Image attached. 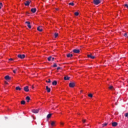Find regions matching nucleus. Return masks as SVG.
<instances>
[{"label": "nucleus", "instance_id": "obj_1", "mask_svg": "<svg viewBox=\"0 0 128 128\" xmlns=\"http://www.w3.org/2000/svg\"><path fill=\"white\" fill-rule=\"evenodd\" d=\"M102 0H94L93 3L95 5H98L100 2H102Z\"/></svg>", "mask_w": 128, "mask_h": 128}, {"label": "nucleus", "instance_id": "obj_2", "mask_svg": "<svg viewBox=\"0 0 128 128\" xmlns=\"http://www.w3.org/2000/svg\"><path fill=\"white\" fill-rule=\"evenodd\" d=\"M18 58L20 59H24V58H26V56L24 54H19L18 55Z\"/></svg>", "mask_w": 128, "mask_h": 128}, {"label": "nucleus", "instance_id": "obj_3", "mask_svg": "<svg viewBox=\"0 0 128 128\" xmlns=\"http://www.w3.org/2000/svg\"><path fill=\"white\" fill-rule=\"evenodd\" d=\"M32 2L31 0H29L28 1H26L25 2V3H24V5L28 6H30V2Z\"/></svg>", "mask_w": 128, "mask_h": 128}, {"label": "nucleus", "instance_id": "obj_4", "mask_svg": "<svg viewBox=\"0 0 128 128\" xmlns=\"http://www.w3.org/2000/svg\"><path fill=\"white\" fill-rule=\"evenodd\" d=\"M32 112L35 114H37L39 112V110L38 109H34L33 110H32Z\"/></svg>", "mask_w": 128, "mask_h": 128}, {"label": "nucleus", "instance_id": "obj_5", "mask_svg": "<svg viewBox=\"0 0 128 128\" xmlns=\"http://www.w3.org/2000/svg\"><path fill=\"white\" fill-rule=\"evenodd\" d=\"M76 86V84L74 82H70V83L69 84V86L70 88H74Z\"/></svg>", "mask_w": 128, "mask_h": 128}, {"label": "nucleus", "instance_id": "obj_6", "mask_svg": "<svg viewBox=\"0 0 128 128\" xmlns=\"http://www.w3.org/2000/svg\"><path fill=\"white\" fill-rule=\"evenodd\" d=\"M37 30L40 32H42V26H39L38 27Z\"/></svg>", "mask_w": 128, "mask_h": 128}, {"label": "nucleus", "instance_id": "obj_7", "mask_svg": "<svg viewBox=\"0 0 128 128\" xmlns=\"http://www.w3.org/2000/svg\"><path fill=\"white\" fill-rule=\"evenodd\" d=\"M73 52L76 53V54H78L80 52V50L78 49H74L72 50Z\"/></svg>", "mask_w": 128, "mask_h": 128}, {"label": "nucleus", "instance_id": "obj_8", "mask_svg": "<svg viewBox=\"0 0 128 128\" xmlns=\"http://www.w3.org/2000/svg\"><path fill=\"white\" fill-rule=\"evenodd\" d=\"M24 90L26 92H30V90H28V86H26L24 87Z\"/></svg>", "mask_w": 128, "mask_h": 128}, {"label": "nucleus", "instance_id": "obj_9", "mask_svg": "<svg viewBox=\"0 0 128 128\" xmlns=\"http://www.w3.org/2000/svg\"><path fill=\"white\" fill-rule=\"evenodd\" d=\"M25 24H28L27 25H26V26H28V27L29 28H31V26H30V22H25Z\"/></svg>", "mask_w": 128, "mask_h": 128}, {"label": "nucleus", "instance_id": "obj_10", "mask_svg": "<svg viewBox=\"0 0 128 128\" xmlns=\"http://www.w3.org/2000/svg\"><path fill=\"white\" fill-rule=\"evenodd\" d=\"M88 58H90L92 59H94L95 58V56H92V54L88 55Z\"/></svg>", "mask_w": 128, "mask_h": 128}, {"label": "nucleus", "instance_id": "obj_11", "mask_svg": "<svg viewBox=\"0 0 128 128\" xmlns=\"http://www.w3.org/2000/svg\"><path fill=\"white\" fill-rule=\"evenodd\" d=\"M31 12H32V13H35L36 12V8H32L31 9Z\"/></svg>", "mask_w": 128, "mask_h": 128}, {"label": "nucleus", "instance_id": "obj_12", "mask_svg": "<svg viewBox=\"0 0 128 128\" xmlns=\"http://www.w3.org/2000/svg\"><path fill=\"white\" fill-rule=\"evenodd\" d=\"M66 56L67 58H72V56H74V55L71 54H68Z\"/></svg>", "mask_w": 128, "mask_h": 128}, {"label": "nucleus", "instance_id": "obj_13", "mask_svg": "<svg viewBox=\"0 0 128 128\" xmlns=\"http://www.w3.org/2000/svg\"><path fill=\"white\" fill-rule=\"evenodd\" d=\"M5 79L6 80H10L11 78L10 76H5Z\"/></svg>", "mask_w": 128, "mask_h": 128}, {"label": "nucleus", "instance_id": "obj_14", "mask_svg": "<svg viewBox=\"0 0 128 128\" xmlns=\"http://www.w3.org/2000/svg\"><path fill=\"white\" fill-rule=\"evenodd\" d=\"M46 90H47L48 92H50V88H48V86H46Z\"/></svg>", "mask_w": 128, "mask_h": 128}, {"label": "nucleus", "instance_id": "obj_15", "mask_svg": "<svg viewBox=\"0 0 128 128\" xmlns=\"http://www.w3.org/2000/svg\"><path fill=\"white\" fill-rule=\"evenodd\" d=\"M70 78L69 76H66L64 77V80H70Z\"/></svg>", "mask_w": 128, "mask_h": 128}, {"label": "nucleus", "instance_id": "obj_16", "mask_svg": "<svg viewBox=\"0 0 128 128\" xmlns=\"http://www.w3.org/2000/svg\"><path fill=\"white\" fill-rule=\"evenodd\" d=\"M26 100H27L26 102H29L30 100V96H28L26 97Z\"/></svg>", "mask_w": 128, "mask_h": 128}, {"label": "nucleus", "instance_id": "obj_17", "mask_svg": "<svg viewBox=\"0 0 128 128\" xmlns=\"http://www.w3.org/2000/svg\"><path fill=\"white\" fill-rule=\"evenodd\" d=\"M118 125V123L116 122H114L112 123V126L114 127Z\"/></svg>", "mask_w": 128, "mask_h": 128}, {"label": "nucleus", "instance_id": "obj_18", "mask_svg": "<svg viewBox=\"0 0 128 128\" xmlns=\"http://www.w3.org/2000/svg\"><path fill=\"white\" fill-rule=\"evenodd\" d=\"M16 90L20 91L22 90V88H20V86H17V87H16Z\"/></svg>", "mask_w": 128, "mask_h": 128}, {"label": "nucleus", "instance_id": "obj_19", "mask_svg": "<svg viewBox=\"0 0 128 128\" xmlns=\"http://www.w3.org/2000/svg\"><path fill=\"white\" fill-rule=\"evenodd\" d=\"M57 84H58V82L56 80L53 81L52 82L53 86H56Z\"/></svg>", "mask_w": 128, "mask_h": 128}, {"label": "nucleus", "instance_id": "obj_20", "mask_svg": "<svg viewBox=\"0 0 128 128\" xmlns=\"http://www.w3.org/2000/svg\"><path fill=\"white\" fill-rule=\"evenodd\" d=\"M56 122L54 121H52L51 122V126H54L55 125Z\"/></svg>", "mask_w": 128, "mask_h": 128}, {"label": "nucleus", "instance_id": "obj_21", "mask_svg": "<svg viewBox=\"0 0 128 128\" xmlns=\"http://www.w3.org/2000/svg\"><path fill=\"white\" fill-rule=\"evenodd\" d=\"M52 116V114H48L47 116V118H48V119L50 118V117Z\"/></svg>", "mask_w": 128, "mask_h": 128}, {"label": "nucleus", "instance_id": "obj_22", "mask_svg": "<svg viewBox=\"0 0 128 128\" xmlns=\"http://www.w3.org/2000/svg\"><path fill=\"white\" fill-rule=\"evenodd\" d=\"M26 103V102L24 100H22L20 102V104L22 105H24Z\"/></svg>", "mask_w": 128, "mask_h": 128}, {"label": "nucleus", "instance_id": "obj_23", "mask_svg": "<svg viewBox=\"0 0 128 128\" xmlns=\"http://www.w3.org/2000/svg\"><path fill=\"white\" fill-rule=\"evenodd\" d=\"M58 36V33H55L54 34V37H55V38H56Z\"/></svg>", "mask_w": 128, "mask_h": 128}, {"label": "nucleus", "instance_id": "obj_24", "mask_svg": "<svg viewBox=\"0 0 128 128\" xmlns=\"http://www.w3.org/2000/svg\"><path fill=\"white\" fill-rule=\"evenodd\" d=\"M52 56H49V57L48 58V62H50V60H52Z\"/></svg>", "mask_w": 128, "mask_h": 128}, {"label": "nucleus", "instance_id": "obj_25", "mask_svg": "<svg viewBox=\"0 0 128 128\" xmlns=\"http://www.w3.org/2000/svg\"><path fill=\"white\" fill-rule=\"evenodd\" d=\"M18 68H16L14 70H12L14 74H16V72L18 71Z\"/></svg>", "mask_w": 128, "mask_h": 128}, {"label": "nucleus", "instance_id": "obj_26", "mask_svg": "<svg viewBox=\"0 0 128 128\" xmlns=\"http://www.w3.org/2000/svg\"><path fill=\"white\" fill-rule=\"evenodd\" d=\"M124 36H125L126 38H128L127 33H124Z\"/></svg>", "mask_w": 128, "mask_h": 128}, {"label": "nucleus", "instance_id": "obj_27", "mask_svg": "<svg viewBox=\"0 0 128 128\" xmlns=\"http://www.w3.org/2000/svg\"><path fill=\"white\" fill-rule=\"evenodd\" d=\"M110 90H113L114 89V87L112 86H110L108 88Z\"/></svg>", "mask_w": 128, "mask_h": 128}, {"label": "nucleus", "instance_id": "obj_28", "mask_svg": "<svg viewBox=\"0 0 128 128\" xmlns=\"http://www.w3.org/2000/svg\"><path fill=\"white\" fill-rule=\"evenodd\" d=\"M70 6H74V2H70L69 4Z\"/></svg>", "mask_w": 128, "mask_h": 128}, {"label": "nucleus", "instance_id": "obj_29", "mask_svg": "<svg viewBox=\"0 0 128 128\" xmlns=\"http://www.w3.org/2000/svg\"><path fill=\"white\" fill-rule=\"evenodd\" d=\"M74 14L76 16H78L79 14L78 12H74Z\"/></svg>", "mask_w": 128, "mask_h": 128}, {"label": "nucleus", "instance_id": "obj_30", "mask_svg": "<svg viewBox=\"0 0 128 128\" xmlns=\"http://www.w3.org/2000/svg\"><path fill=\"white\" fill-rule=\"evenodd\" d=\"M46 82H48V83L51 82V81H50V79L48 78V80H46Z\"/></svg>", "mask_w": 128, "mask_h": 128}, {"label": "nucleus", "instance_id": "obj_31", "mask_svg": "<svg viewBox=\"0 0 128 128\" xmlns=\"http://www.w3.org/2000/svg\"><path fill=\"white\" fill-rule=\"evenodd\" d=\"M88 96L89 97L91 98H92V94H89L88 95Z\"/></svg>", "mask_w": 128, "mask_h": 128}, {"label": "nucleus", "instance_id": "obj_32", "mask_svg": "<svg viewBox=\"0 0 128 128\" xmlns=\"http://www.w3.org/2000/svg\"><path fill=\"white\" fill-rule=\"evenodd\" d=\"M57 66H58L56 64V63L54 64L53 65V67H54V68H56V67H57Z\"/></svg>", "mask_w": 128, "mask_h": 128}, {"label": "nucleus", "instance_id": "obj_33", "mask_svg": "<svg viewBox=\"0 0 128 128\" xmlns=\"http://www.w3.org/2000/svg\"><path fill=\"white\" fill-rule=\"evenodd\" d=\"M2 2H0V10L2 8Z\"/></svg>", "mask_w": 128, "mask_h": 128}, {"label": "nucleus", "instance_id": "obj_34", "mask_svg": "<svg viewBox=\"0 0 128 128\" xmlns=\"http://www.w3.org/2000/svg\"><path fill=\"white\" fill-rule=\"evenodd\" d=\"M125 116L126 118H128V113L125 114Z\"/></svg>", "mask_w": 128, "mask_h": 128}, {"label": "nucleus", "instance_id": "obj_35", "mask_svg": "<svg viewBox=\"0 0 128 128\" xmlns=\"http://www.w3.org/2000/svg\"><path fill=\"white\" fill-rule=\"evenodd\" d=\"M8 60H9V61H13V60H14V59L12 58H10L8 59Z\"/></svg>", "mask_w": 128, "mask_h": 128}, {"label": "nucleus", "instance_id": "obj_36", "mask_svg": "<svg viewBox=\"0 0 128 128\" xmlns=\"http://www.w3.org/2000/svg\"><path fill=\"white\" fill-rule=\"evenodd\" d=\"M124 6L126 7V8H128V4H124Z\"/></svg>", "mask_w": 128, "mask_h": 128}, {"label": "nucleus", "instance_id": "obj_37", "mask_svg": "<svg viewBox=\"0 0 128 128\" xmlns=\"http://www.w3.org/2000/svg\"><path fill=\"white\" fill-rule=\"evenodd\" d=\"M102 126H108V124L105 123V124H102Z\"/></svg>", "mask_w": 128, "mask_h": 128}, {"label": "nucleus", "instance_id": "obj_38", "mask_svg": "<svg viewBox=\"0 0 128 128\" xmlns=\"http://www.w3.org/2000/svg\"><path fill=\"white\" fill-rule=\"evenodd\" d=\"M82 122H83L84 123H85L86 122V120H82Z\"/></svg>", "mask_w": 128, "mask_h": 128}, {"label": "nucleus", "instance_id": "obj_39", "mask_svg": "<svg viewBox=\"0 0 128 128\" xmlns=\"http://www.w3.org/2000/svg\"><path fill=\"white\" fill-rule=\"evenodd\" d=\"M60 69V67H58L56 68L57 70H58Z\"/></svg>", "mask_w": 128, "mask_h": 128}, {"label": "nucleus", "instance_id": "obj_40", "mask_svg": "<svg viewBox=\"0 0 128 128\" xmlns=\"http://www.w3.org/2000/svg\"><path fill=\"white\" fill-rule=\"evenodd\" d=\"M54 60V58H52V62H53Z\"/></svg>", "mask_w": 128, "mask_h": 128}, {"label": "nucleus", "instance_id": "obj_41", "mask_svg": "<svg viewBox=\"0 0 128 128\" xmlns=\"http://www.w3.org/2000/svg\"><path fill=\"white\" fill-rule=\"evenodd\" d=\"M5 84H8V83L6 81V82H5Z\"/></svg>", "mask_w": 128, "mask_h": 128}, {"label": "nucleus", "instance_id": "obj_42", "mask_svg": "<svg viewBox=\"0 0 128 128\" xmlns=\"http://www.w3.org/2000/svg\"><path fill=\"white\" fill-rule=\"evenodd\" d=\"M60 124H61V125L63 126V125L64 124V122H60Z\"/></svg>", "mask_w": 128, "mask_h": 128}, {"label": "nucleus", "instance_id": "obj_43", "mask_svg": "<svg viewBox=\"0 0 128 128\" xmlns=\"http://www.w3.org/2000/svg\"><path fill=\"white\" fill-rule=\"evenodd\" d=\"M32 89H34V86H32Z\"/></svg>", "mask_w": 128, "mask_h": 128}, {"label": "nucleus", "instance_id": "obj_44", "mask_svg": "<svg viewBox=\"0 0 128 128\" xmlns=\"http://www.w3.org/2000/svg\"><path fill=\"white\" fill-rule=\"evenodd\" d=\"M56 10H58V8H56Z\"/></svg>", "mask_w": 128, "mask_h": 128}]
</instances>
